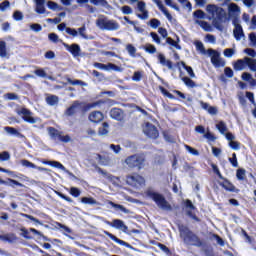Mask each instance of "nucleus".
Segmentation results:
<instances>
[{
	"label": "nucleus",
	"instance_id": "nucleus-28",
	"mask_svg": "<svg viewBox=\"0 0 256 256\" xmlns=\"http://www.w3.org/2000/svg\"><path fill=\"white\" fill-rule=\"evenodd\" d=\"M246 67H249L250 71L256 72V60L253 58L245 57Z\"/></svg>",
	"mask_w": 256,
	"mask_h": 256
},
{
	"label": "nucleus",
	"instance_id": "nucleus-10",
	"mask_svg": "<svg viewBox=\"0 0 256 256\" xmlns=\"http://www.w3.org/2000/svg\"><path fill=\"white\" fill-rule=\"evenodd\" d=\"M126 183L128 185H131L132 187H137L138 185L145 184V178H143V176H140L138 174H133L131 176H127Z\"/></svg>",
	"mask_w": 256,
	"mask_h": 256
},
{
	"label": "nucleus",
	"instance_id": "nucleus-56",
	"mask_svg": "<svg viewBox=\"0 0 256 256\" xmlns=\"http://www.w3.org/2000/svg\"><path fill=\"white\" fill-rule=\"evenodd\" d=\"M30 29H32V31H35V33H41L43 27H41V24H32L30 26Z\"/></svg>",
	"mask_w": 256,
	"mask_h": 256
},
{
	"label": "nucleus",
	"instance_id": "nucleus-1",
	"mask_svg": "<svg viewBox=\"0 0 256 256\" xmlns=\"http://www.w3.org/2000/svg\"><path fill=\"white\" fill-rule=\"evenodd\" d=\"M206 11L212 20V25L218 29V31H223V23L227 21V12H225L222 7L215 4L207 5Z\"/></svg>",
	"mask_w": 256,
	"mask_h": 256
},
{
	"label": "nucleus",
	"instance_id": "nucleus-47",
	"mask_svg": "<svg viewBox=\"0 0 256 256\" xmlns=\"http://www.w3.org/2000/svg\"><path fill=\"white\" fill-rule=\"evenodd\" d=\"M149 25H150V27H152V29H157V27H159L161 25V21H159L156 18H153L150 20Z\"/></svg>",
	"mask_w": 256,
	"mask_h": 256
},
{
	"label": "nucleus",
	"instance_id": "nucleus-46",
	"mask_svg": "<svg viewBox=\"0 0 256 256\" xmlns=\"http://www.w3.org/2000/svg\"><path fill=\"white\" fill-rule=\"evenodd\" d=\"M145 51L147 53L154 54L157 53V48L153 44H146Z\"/></svg>",
	"mask_w": 256,
	"mask_h": 256
},
{
	"label": "nucleus",
	"instance_id": "nucleus-11",
	"mask_svg": "<svg viewBox=\"0 0 256 256\" xmlns=\"http://www.w3.org/2000/svg\"><path fill=\"white\" fill-rule=\"evenodd\" d=\"M17 113L19 115H22L26 123H30L31 125H35V123H37V120L33 117V113H31L28 109L21 108L20 110L17 111Z\"/></svg>",
	"mask_w": 256,
	"mask_h": 256
},
{
	"label": "nucleus",
	"instance_id": "nucleus-45",
	"mask_svg": "<svg viewBox=\"0 0 256 256\" xmlns=\"http://www.w3.org/2000/svg\"><path fill=\"white\" fill-rule=\"evenodd\" d=\"M235 55V49L233 48H227L224 50V57H228V59H231Z\"/></svg>",
	"mask_w": 256,
	"mask_h": 256
},
{
	"label": "nucleus",
	"instance_id": "nucleus-15",
	"mask_svg": "<svg viewBox=\"0 0 256 256\" xmlns=\"http://www.w3.org/2000/svg\"><path fill=\"white\" fill-rule=\"evenodd\" d=\"M64 47L73 55V57H79V55H81V47L78 44L69 45L64 43Z\"/></svg>",
	"mask_w": 256,
	"mask_h": 256
},
{
	"label": "nucleus",
	"instance_id": "nucleus-39",
	"mask_svg": "<svg viewBox=\"0 0 256 256\" xmlns=\"http://www.w3.org/2000/svg\"><path fill=\"white\" fill-rule=\"evenodd\" d=\"M193 15L196 21H199V19H205V12L203 10H196Z\"/></svg>",
	"mask_w": 256,
	"mask_h": 256
},
{
	"label": "nucleus",
	"instance_id": "nucleus-52",
	"mask_svg": "<svg viewBox=\"0 0 256 256\" xmlns=\"http://www.w3.org/2000/svg\"><path fill=\"white\" fill-rule=\"evenodd\" d=\"M5 97L9 101H18V99H19V96L15 93H7V94H5Z\"/></svg>",
	"mask_w": 256,
	"mask_h": 256
},
{
	"label": "nucleus",
	"instance_id": "nucleus-34",
	"mask_svg": "<svg viewBox=\"0 0 256 256\" xmlns=\"http://www.w3.org/2000/svg\"><path fill=\"white\" fill-rule=\"evenodd\" d=\"M106 71H116V73H121L123 71V68L113 64V63H108L106 67Z\"/></svg>",
	"mask_w": 256,
	"mask_h": 256
},
{
	"label": "nucleus",
	"instance_id": "nucleus-13",
	"mask_svg": "<svg viewBox=\"0 0 256 256\" xmlns=\"http://www.w3.org/2000/svg\"><path fill=\"white\" fill-rule=\"evenodd\" d=\"M228 15L235 21V19L241 15V8H239V6L235 3H230L228 5Z\"/></svg>",
	"mask_w": 256,
	"mask_h": 256
},
{
	"label": "nucleus",
	"instance_id": "nucleus-5",
	"mask_svg": "<svg viewBox=\"0 0 256 256\" xmlns=\"http://www.w3.org/2000/svg\"><path fill=\"white\" fill-rule=\"evenodd\" d=\"M207 53L209 57H211V63L214 65V67H225V60L221 58V53L217 52L214 49H208Z\"/></svg>",
	"mask_w": 256,
	"mask_h": 256
},
{
	"label": "nucleus",
	"instance_id": "nucleus-2",
	"mask_svg": "<svg viewBox=\"0 0 256 256\" xmlns=\"http://www.w3.org/2000/svg\"><path fill=\"white\" fill-rule=\"evenodd\" d=\"M147 197L149 199H152L154 203L157 205L158 209H161V211H173V206L170 205V203L165 199V196L163 194L149 188L146 191Z\"/></svg>",
	"mask_w": 256,
	"mask_h": 256
},
{
	"label": "nucleus",
	"instance_id": "nucleus-26",
	"mask_svg": "<svg viewBox=\"0 0 256 256\" xmlns=\"http://www.w3.org/2000/svg\"><path fill=\"white\" fill-rule=\"evenodd\" d=\"M106 235L112 240L115 241L116 243H118L119 245H124L125 247H131V245L119 238H117L115 235L109 233V232H105Z\"/></svg>",
	"mask_w": 256,
	"mask_h": 256
},
{
	"label": "nucleus",
	"instance_id": "nucleus-21",
	"mask_svg": "<svg viewBox=\"0 0 256 256\" xmlns=\"http://www.w3.org/2000/svg\"><path fill=\"white\" fill-rule=\"evenodd\" d=\"M0 57L2 59H9V52H7V42L0 40Z\"/></svg>",
	"mask_w": 256,
	"mask_h": 256
},
{
	"label": "nucleus",
	"instance_id": "nucleus-38",
	"mask_svg": "<svg viewBox=\"0 0 256 256\" xmlns=\"http://www.w3.org/2000/svg\"><path fill=\"white\" fill-rule=\"evenodd\" d=\"M4 131H6V133H8L9 135H16L17 137H19V131H17V129L13 127L6 126L4 127Z\"/></svg>",
	"mask_w": 256,
	"mask_h": 256
},
{
	"label": "nucleus",
	"instance_id": "nucleus-64",
	"mask_svg": "<svg viewBox=\"0 0 256 256\" xmlns=\"http://www.w3.org/2000/svg\"><path fill=\"white\" fill-rule=\"evenodd\" d=\"M249 41H251L252 45H256V34L254 32L249 34Z\"/></svg>",
	"mask_w": 256,
	"mask_h": 256
},
{
	"label": "nucleus",
	"instance_id": "nucleus-53",
	"mask_svg": "<svg viewBox=\"0 0 256 256\" xmlns=\"http://www.w3.org/2000/svg\"><path fill=\"white\" fill-rule=\"evenodd\" d=\"M11 159V155L9 152L4 151L0 154V161H9Z\"/></svg>",
	"mask_w": 256,
	"mask_h": 256
},
{
	"label": "nucleus",
	"instance_id": "nucleus-19",
	"mask_svg": "<svg viewBox=\"0 0 256 256\" xmlns=\"http://www.w3.org/2000/svg\"><path fill=\"white\" fill-rule=\"evenodd\" d=\"M112 227H115V229H119L120 231H123V233H127V225H125V222L120 219H115L111 223Z\"/></svg>",
	"mask_w": 256,
	"mask_h": 256
},
{
	"label": "nucleus",
	"instance_id": "nucleus-36",
	"mask_svg": "<svg viewBox=\"0 0 256 256\" xmlns=\"http://www.w3.org/2000/svg\"><path fill=\"white\" fill-rule=\"evenodd\" d=\"M218 131L222 134L225 135V133H227V124H225V122L220 121L217 125H216Z\"/></svg>",
	"mask_w": 256,
	"mask_h": 256
},
{
	"label": "nucleus",
	"instance_id": "nucleus-44",
	"mask_svg": "<svg viewBox=\"0 0 256 256\" xmlns=\"http://www.w3.org/2000/svg\"><path fill=\"white\" fill-rule=\"evenodd\" d=\"M21 165H23V167H28L30 169H37V165L33 164L28 160H21Z\"/></svg>",
	"mask_w": 256,
	"mask_h": 256
},
{
	"label": "nucleus",
	"instance_id": "nucleus-4",
	"mask_svg": "<svg viewBox=\"0 0 256 256\" xmlns=\"http://www.w3.org/2000/svg\"><path fill=\"white\" fill-rule=\"evenodd\" d=\"M96 27L101 29V31H118L119 22L109 19L105 15H99L96 20Z\"/></svg>",
	"mask_w": 256,
	"mask_h": 256
},
{
	"label": "nucleus",
	"instance_id": "nucleus-54",
	"mask_svg": "<svg viewBox=\"0 0 256 256\" xmlns=\"http://www.w3.org/2000/svg\"><path fill=\"white\" fill-rule=\"evenodd\" d=\"M229 162L233 167H239V163L237 162V154L233 153L232 158H229Z\"/></svg>",
	"mask_w": 256,
	"mask_h": 256
},
{
	"label": "nucleus",
	"instance_id": "nucleus-49",
	"mask_svg": "<svg viewBox=\"0 0 256 256\" xmlns=\"http://www.w3.org/2000/svg\"><path fill=\"white\" fill-rule=\"evenodd\" d=\"M9 7H11V3L8 0L0 3V11L5 12L7 9H9Z\"/></svg>",
	"mask_w": 256,
	"mask_h": 256
},
{
	"label": "nucleus",
	"instance_id": "nucleus-16",
	"mask_svg": "<svg viewBox=\"0 0 256 256\" xmlns=\"http://www.w3.org/2000/svg\"><path fill=\"white\" fill-rule=\"evenodd\" d=\"M186 206V215L188 217H191V219H194V221H199V218L193 214V211H195V205H193V202L191 200H186L185 203Z\"/></svg>",
	"mask_w": 256,
	"mask_h": 256
},
{
	"label": "nucleus",
	"instance_id": "nucleus-6",
	"mask_svg": "<svg viewBox=\"0 0 256 256\" xmlns=\"http://www.w3.org/2000/svg\"><path fill=\"white\" fill-rule=\"evenodd\" d=\"M142 129L143 133L150 139H157V137H159V130H157V127L152 123L145 122Z\"/></svg>",
	"mask_w": 256,
	"mask_h": 256
},
{
	"label": "nucleus",
	"instance_id": "nucleus-59",
	"mask_svg": "<svg viewBox=\"0 0 256 256\" xmlns=\"http://www.w3.org/2000/svg\"><path fill=\"white\" fill-rule=\"evenodd\" d=\"M48 38L50 41H52V43H59V36L55 33H50Z\"/></svg>",
	"mask_w": 256,
	"mask_h": 256
},
{
	"label": "nucleus",
	"instance_id": "nucleus-3",
	"mask_svg": "<svg viewBox=\"0 0 256 256\" xmlns=\"http://www.w3.org/2000/svg\"><path fill=\"white\" fill-rule=\"evenodd\" d=\"M178 229L180 231V237L183 239L184 243L187 245H194L195 247H201L203 245V242H201V239L197 237L187 226L185 225H179Z\"/></svg>",
	"mask_w": 256,
	"mask_h": 256
},
{
	"label": "nucleus",
	"instance_id": "nucleus-9",
	"mask_svg": "<svg viewBox=\"0 0 256 256\" xmlns=\"http://www.w3.org/2000/svg\"><path fill=\"white\" fill-rule=\"evenodd\" d=\"M158 33L161 35V37H163V39H166L167 45H170V47H174V49H177L178 51H180L181 46L179 45V43L177 41L173 40V38L167 37V35H168L167 29L159 28Z\"/></svg>",
	"mask_w": 256,
	"mask_h": 256
},
{
	"label": "nucleus",
	"instance_id": "nucleus-58",
	"mask_svg": "<svg viewBox=\"0 0 256 256\" xmlns=\"http://www.w3.org/2000/svg\"><path fill=\"white\" fill-rule=\"evenodd\" d=\"M66 33L68 35H71L72 37H77V35H79V32L77 30L69 27L66 28Z\"/></svg>",
	"mask_w": 256,
	"mask_h": 256
},
{
	"label": "nucleus",
	"instance_id": "nucleus-7",
	"mask_svg": "<svg viewBox=\"0 0 256 256\" xmlns=\"http://www.w3.org/2000/svg\"><path fill=\"white\" fill-rule=\"evenodd\" d=\"M125 163L130 169H133V167H139L141 169V165L145 163V157L137 155L129 156L126 158Z\"/></svg>",
	"mask_w": 256,
	"mask_h": 256
},
{
	"label": "nucleus",
	"instance_id": "nucleus-22",
	"mask_svg": "<svg viewBox=\"0 0 256 256\" xmlns=\"http://www.w3.org/2000/svg\"><path fill=\"white\" fill-rule=\"evenodd\" d=\"M35 3H36V8H35L36 13H38L39 15H44V13H46L45 0H35Z\"/></svg>",
	"mask_w": 256,
	"mask_h": 256
},
{
	"label": "nucleus",
	"instance_id": "nucleus-25",
	"mask_svg": "<svg viewBox=\"0 0 256 256\" xmlns=\"http://www.w3.org/2000/svg\"><path fill=\"white\" fill-rule=\"evenodd\" d=\"M195 24L202 27L204 31H207V32L213 31V27H211V24H209V22H205L203 20H195Z\"/></svg>",
	"mask_w": 256,
	"mask_h": 256
},
{
	"label": "nucleus",
	"instance_id": "nucleus-55",
	"mask_svg": "<svg viewBox=\"0 0 256 256\" xmlns=\"http://www.w3.org/2000/svg\"><path fill=\"white\" fill-rule=\"evenodd\" d=\"M70 195H72L73 197H79V195H81V190H79L76 187H71L70 188Z\"/></svg>",
	"mask_w": 256,
	"mask_h": 256
},
{
	"label": "nucleus",
	"instance_id": "nucleus-18",
	"mask_svg": "<svg viewBox=\"0 0 256 256\" xmlns=\"http://www.w3.org/2000/svg\"><path fill=\"white\" fill-rule=\"evenodd\" d=\"M89 120L92 123H101L103 121V113L101 111H93L89 114Z\"/></svg>",
	"mask_w": 256,
	"mask_h": 256
},
{
	"label": "nucleus",
	"instance_id": "nucleus-51",
	"mask_svg": "<svg viewBox=\"0 0 256 256\" xmlns=\"http://www.w3.org/2000/svg\"><path fill=\"white\" fill-rule=\"evenodd\" d=\"M236 177L239 179V181H243L245 179V169H238Z\"/></svg>",
	"mask_w": 256,
	"mask_h": 256
},
{
	"label": "nucleus",
	"instance_id": "nucleus-8",
	"mask_svg": "<svg viewBox=\"0 0 256 256\" xmlns=\"http://www.w3.org/2000/svg\"><path fill=\"white\" fill-rule=\"evenodd\" d=\"M234 30L233 35L236 41H245V32H243V26L239 24V20H233Z\"/></svg>",
	"mask_w": 256,
	"mask_h": 256
},
{
	"label": "nucleus",
	"instance_id": "nucleus-12",
	"mask_svg": "<svg viewBox=\"0 0 256 256\" xmlns=\"http://www.w3.org/2000/svg\"><path fill=\"white\" fill-rule=\"evenodd\" d=\"M81 105H82L81 102L74 101L72 105L66 109V111L64 112V115H66V117H73L75 113H77L78 111H81Z\"/></svg>",
	"mask_w": 256,
	"mask_h": 256
},
{
	"label": "nucleus",
	"instance_id": "nucleus-27",
	"mask_svg": "<svg viewBox=\"0 0 256 256\" xmlns=\"http://www.w3.org/2000/svg\"><path fill=\"white\" fill-rule=\"evenodd\" d=\"M98 135L101 137H105V135H109V123L104 122L102 126L98 130Z\"/></svg>",
	"mask_w": 256,
	"mask_h": 256
},
{
	"label": "nucleus",
	"instance_id": "nucleus-24",
	"mask_svg": "<svg viewBox=\"0 0 256 256\" xmlns=\"http://www.w3.org/2000/svg\"><path fill=\"white\" fill-rule=\"evenodd\" d=\"M247 67V60H245V57L243 59L237 60L234 64L235 71H243Z\"/></svg>",
	"mask_w": 256,
	"mask_h": 256
},
{
	"label": "nucleus",
	"instance_id": "nucleus-31",
	"mask_svg": "<svg viewBox=\"0 0 256 256\" xmlns=\"http://www.w3.org/2000/svg\"><path fill=\"white\" fill-rule=\"evenodd\" d=\"M108 204L111 205L116 211H122V213H129V209L125 208L121 204H116L113 201H108Z\"/></svg>",
	"mask_w": 256,
	"mask_h": 256
},
{
	"label": "nucleus",
	"instance_id": "nucleus-63",
	"mask_svg": "<svg viewBox=\"0 0 256 256\" xmlns=\"http://www.w3.org/2000/svg\"><path fill=\"white\" fill-rule=\"evenodd\" d=\"M244 53H246L247 55H249V57H256V52L255 50L251 49V48H246L244 50Z\"/></svg>",
	"mask_w": 256,
	"mask_h": 256
},
{
	"label": "nucleus",
	"instance_id": "nucleus-62",
	"mask_svg": "<svg viewBox=\"0 0 256 256\" xmlns=\"http://www.w3.org/2000/svg\"><path fill=\"white\" fill-rule=\"evenodd\" d=\"M224 74L226 75V77H228V79H232V77H233V70L230 67H226L224 69Z\"/></svg>",
	"mask_w": 256,
	"mask_h": 256
},
{
	"label": "nucleus",
	"instance_id": "nucleus-40",
	"mask_svg": "<svg viewBox=\"0 0 256 256\" xmlns=\"http://www.w3.org/2000/svg\"><path fill=\"white\" fill-rule=\"evenodd\" d=\"M126 50L131 57H135V54L137 53V48H135V46H133L132 44H128L126 46Z\"/></svg>",
	"mask_w": 256,
	"mask_h": 256
},
{
	"label": "nucleus",
	"instance_id": "nucleus-43",
	"mask_svg": "<svg viewBox=\"0 0 256 256\" xmlns=\"http://www.w3.org/2000/svg\"><path fill=\"white\" fill-rule=\"evenodd\" d=\"M186 151H188V153H190V155H194L195 157L199 156V151L189 145H185L184 146Z\"/></svg>",
	"mask_w": 256,
	"mask_h": 256
},
{
	"label": "nucleus",
	"instance_id": "nucleus-57",
	"mask_svg": "<svg viewBox=\"0 0 256 256\" xmlns=\"http://www.w3.org/2000/svg\"><path fill=\"white\" fill-rule=\"evenodd\" d=\"M110 149L116 154L119 155L121 153V146L120 145H115L111 144Z\"/></svg>",
	"mask_w": 256,
	"mask_h": 256
},
{
	"label": "nucleus",
	"instance_id": "nucleus-37",
	"mask_svg": "<svg viewBox=\"0 0 256 256\" xmlns=\"http://www.w3.org/2000/svg\"><path fill=\"white\" fill-rule=\"evenodd\" d=\"M67 81L70 85H79L80 87H87V83L81 80H73L71 78H67Z\"/></svg>",
	"mask_w": 256,
	"mask_h": 256
},
{
	"label": "nucleus",
	"instance_id": "nucleus-60",
	"mask_svg": "<svg viewBox=\"0 0 256 256\" xmlns=\"http://www.w3.org/2000/svg\"><path fill=\"white\" fill-rule=\"evenodd\" d=\"M13 17L15 21H23V13H21L20 11H15Z\"/></svg>",
	"mask_w": 256,
	"mask_h": 256
},
{
	"label": "nucleus",
	"instance_id": "nucleus-17",
	"mask_svg": "<svg viewBox=\"0 0 256 256\" xmlns=\"http://www.w3.org/2000/svg\"><path fill=\"white\" fill-rule=\"evenodd\" d=\"M153 2L157 5V7L162 11V13L165 15V17L168 19V21H173V16H171V13L165 8L163 5V2L161 0H153Z\"/></svg>",
	"mask_w": 256,
	"mask_h": 256
},
{
	"label": "nucleus",
	"instance_id": "nucleus-20",
	"mask_svg": "<svg viewBox=\"0 0 256 256\" xmlns=\"http://www.w3.org/2000/svg\"><path fill=\"white\" fill-rule=\"evenodd\" d=\"M158 61L160 64H162L163 67H167L168 69H173V62L171 60H168L165 55L158 54Z\"/></svg>",
	"mask_w": 256,
	"mask_h": 256
},
{
	"label": "nucleus",
	"instance_id": "nucleus-41",
	"mask_svg": "<svg viewBox=\"0 0 256 256\" xmlns=\"http://www.w3.org/2000/svg\"><path fill=\"white\" fill-rule=\"evenodd\" d=\"M182 81H183V83H185V85L187 87H191L192 89H193V87H196L195 82L193 80H191V78H189V77H183Z\"/></svg>",
	"mask_w": 256,
	"mask_h": 256
},
{
	"label": "nucleus",
	"instance_id": "nucleus-33",
	"mask_svg": "<svg viewBox=\"0 0 256 256\" xmlns=\"http://www.w3.org/2000/svg\"><path fill=\"white\" fill-rule=\"evenodd\" d=\"M46 165H51L52 167H56V169H61V171H67V168L61 164V162L58 161H47L44 162Z\"/></svg>",
	"mask_w": 256,
	"mask_h": 256
},
{
	"label": "nucleus",
	"instance_id": "nucleus-61",
	"mask_svg": "<svg viewBox=\"0 0 256 256\" xmlns=\"http://www.w3.org/2000/svg\"><path fill=\"white\" fill-rule=\"evenodd\" d=\"M143 77V74H141L140 71L134 72V75L132 76V80L134 81H141V78Z\"/></svg>",
	"mask_w": 256,
	"mask_h": 256
},
{
	"label": "nucleus",
	"instance_id": "nucleus-14",
	"mask_svg": "<svg viewBox=\"0 0 256 256\" xmlns=\"http://www.w3.org/2000/svg\"><path fill=\"white\" fill-rule=\"evenodd\" d=\"M225 137L227 141H229V147H231V149L234 151H239L241 149V143L235 141V136L231 132L226 133Z\"/></svg>",
	"mask_w": 256,
	"mask_h": 256
},
{
	"label": "nucleus",
	"instance_id": "nucleus-30",
	"mask_svg": "<svg viewBox=\"0 0 256 256\" xmlns=\"http://www.w3.org/2000/svg\"><path fill=\"white\" fill-rule=\"evenodd\" d=\"M46 103H48L51 107H54V105H58L59 97L55 95H49L46 97Z\"/></svg>",
	"mask_w": 256,
	"mask_h": 256
},
{
	"label": "nucleus",
	"instance_id": "nucleus-29",
	"mask_svg": "<svg viewBox=\"0 0 256 256\" xmlns=\"http://www.w3.org/2000/svg\"><path fill=\"white\" fill-rule=\"evenodd\" d=\"M110 117H112V119H116L117 121L121 120V117H123L121 109L113 108L110 111Z\"/></svg>",
	"mask_w": 256,
	"mask_h": 256
},
{
	"label": "nucleus",
	"instance_id": "nucleus-23",
	"mask_svg": "<svg viewBox=\"0 0 256 256\" xmlns=\"http://www.w3.org/2000/svg\"><path fill=\"white\" fill-rule=\"evenodd\" d=\"M47 131L51 137V139H54V141H59L61 139V132L53 127H48Z\"/></svg>",
	"mask_w": 256,
	"mask_h": 256
},
{
	"label": "nucleus",
	"instance_id": "nucleus-50",
	"mask_svg": "<svg viewBox=\"0 0 256 256\" xmlns=\"http://www.w3.org/2000/svg\"><path fill=\"white\" fill-rule=\"evenodd\" d=\"M85 31H86V28H85V25H83L81 28L78 29V34L80 35V37H82V39H89V36H87Z\"/></svg>",
	"mask_w": 256,
	"mask_h": 256
},
{
	"label": "nucleus",
	"instance_id": "nucleus-42",
	"mask_svg": "<svg viewBox=\"0 0 256 256\" xmlns=\"http://www.w3.org/2000/svg\"><path fill=\"white\" fill-rule=\"evenodd\" d=\"M47 7L50 8L52 11H57V9H59V11H61V7H59V4H57L56 2L53 1H48L47 2Z\"/></svg>",
	"mask_w": 256,
	"mask_h": 256
},
{
	"label": "nucleus",
	"instance_id": "nucleus-35",
	"mask_svg": "<svg viewBox=\"0 0 256 256\" xmlns=\"http://www.w3.org/2000/svg\"><path fill=\"white\" fill-rule=\"evenodd\" d=\"M194 44L196 45L197 51H199L201 55H207V50H205V46L203 45V42L196 41Z\"/></svg>",
	"mask_w": 256,
	"mask_h": 256
},
{
	"label": "nucleus",
	"instance_id": "nucleus-48",
	"mask_svg": "<svg viewBox=\"0 0 256 256\" xmlns=\"http://www.w3.org/2000/svg\"><path fill=\"white\" fill-rule=\"evenodd\" d=\"M100 165H109L111 163V159L105 158L101 155H98Z\"/></svg>",
	"mask_w": 256,
	"mask_h": 256
},
{
	"label": "nucleus",
	"instance_id": "nucleus-32",
	"mask_svg": "<svg viewBox=\"0 0 256 256\" xmlns=\"http://www.w3.org/2000/svg\"><path fill=\"white\" fill-rule=\"evenodd\" d=\"M81 203L84 205H99V202H97L93 197H82Z\"/></svg>",
	"mask_w": 256,
	"mask_h": 256
}]
</instances>
